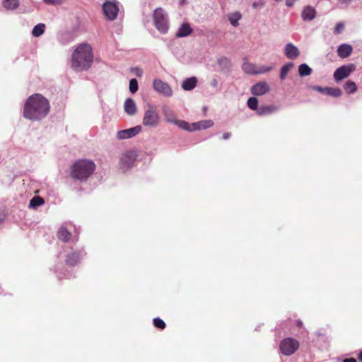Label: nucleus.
<instances>
[{
  "mask_svg": "<svg viewBox=\"0 0 362 362\" xmlns=\"http://www.w3.org/2000/svg\"><path fill=\"white\" fill-rule=\"evenodd\" d=\"M50 105L49 100L40 93L29 96L24 104L23 117L31 121L44 119L49 113Z\"/></svg>",
  "mask_w": 362,
  "mask_h": 362,
  "instance_id": "1",
  "label": "nucleus"
},
{
  "mask_svg": "<svg viewBox=\"0 0 362 362\" xmlns=\"http://www.w3.org/2000/svg\"><path fill=\"white\" fill-rule=\"evenodd\" d=\"M93 61V49L90 44L78 45L71 55V66L76 71L88 70Z\"/></svg>",
  "mask_w": 362,
  "mask_h": 362,
  "instance_id": "2",
  "label": "nucleus"
},
{
  "mask_svg": "<svg viewBox=\"0 0 362 362\" xmlns=\"http://www.w3.org/2000/svg\"><path fill=\"white\" fill-rule=\"evenodd\" d=\"M83 255V252H76L70 250H64L63 252H61L58 256V259L59 262L55 266L54 272L57 274V276L59 279H62L65 278L70 277L69 273H66L63 272V263L64 261L67 266H74L76 265L81 259L82 256Z\"/></svg>",
  "mask_w": 362,
  "mask_h": 362,
  "instance_id": "3",
  "label": "nucleus"
},
{
  "mask_svg": "<svg viewBox=\"0 0 362 362\" xmlns=\"http://www.w3.org/2000/svg\"><path fill=\"white\" fill-rule=\"evenodd\" d=\"M95 169V163L89 160H79L71 168V175L74 179L83 181L89 177Z\"/></svg>",
  "mask_w": 362,
  "mask_h": 362,
  "instance_id": "4",
  "label": "nucleus"
},
{
  "mask_svg": "<svg viewBox=\"0 0 362 362\" xmlns=\"http://www.w3.org/2000/svg\"><path fill=\"white\" fill-rule=\"evenodd\" d=\"M160 120L157 107L154 105L147 104L144 113L143 125L149 128H156L159 125Z\"/></svg>",
  "mask_w": 362,
  "mask_h": 362,
  "instance_id": "5",
  "label": "nucleus"
},
{
  "mask_svg": "<svg viewBox=\"0 0 362 362\" xmlns=\"http://www.w3.org/2000/svg\"><path fill=\"white\" fill-rule=\"evenodd\" d=\"M153 24L162 34H165L169 28L168 16L162 8H156L153 13Z\"/></svg>",
  "mask_w": 362,
  "mask_h": 362,
  "instance_id": "6",
  "label": "nucleus"
},
{
  "mask_svg": "<svg viewBox=\"0 0 362 362\" xmlns=\"http://www.w3.org/2000/svg\"><path fill=\"white\" fill-rule=\"evenodd\" d=\"M299 348V342L291 337L282 339L279 344L281 353L284 356L293 355Z\"/></svg>",
  "mask_w": 362,
  "mask_h": 362,
  "instance_id": "7",
  "label": "nucleus"
},
{
  "mask_svg": "<svg viewBox=\"0 0 362 362\" xmlns=\"http://www.w3.org/2000/svg\"><path fill=\"white\" fill-rule=\"evenodd\" d=\"M119 10V2L116 0H107L103 4V14L109 21H112L117 18Z\"/></svg>",
  "mask_w": 362,
  "mask_h": 362,
  "instance_id": "8",
  "label": "nucleus"
},
{
  "mask_svg": "<svg viewBox=\"0 0 362 362\" xmlns=\"http://www.w3.org/2000/svg\"><path fill=\"white\" fill-rule=\"evenodd\" d=\"M137 154L135 151L129 150L124 152L119 158V167L123 170H129L134 164Z\"/></svg>",
  "mask_w": 362,
  "mask_h": 362,
  "instance_id": "9",
  "label": "nucleus"
},
{
  "mask_svg": "<svg viewBox=\"0 0 362 362\" xmlns=\"http://www.w3.org/2000/svg\"><path fill=\"white\" fill-rule=\"evenodd\" d=\"M152 87L155 92L164 97L170 98L173 94L171 86L160 78H155L153 81Z\"/></svg>",
  "mask_w": 362,
  "mask_h": 362,
  "instance_id": "10",
  "label": "nucleus"
},
{
  "mask_svg": "<svg viewBox=\"0 0 362 362\" xmlns=\"http://www.w3.org/2000/svg\"><path fill=\"white\" fill-rule=\"evenodd\" d=\"M141 131V127L139 125L127 129L119 130L117 132L116 139L117 140L131 139L139 134Z\"/></svg>",
  "mask_w": 362,
  "mask_h": 362,
  "instance_id": "11",
  "label": "nucleus"
},
{
  "mask_svg": "<svg viewBox=\"0 0 362 362\" xmlns=\"http://www.w3.org/2000/svg\"><path fill=\"white\" fill-rule=\"evenodd\" d=\"M354 70L352 64L348 66H342L337 69L334 73V78L338 82L344 78H347Z\"/></svg>",
  "mask_w": 362,
  "mask_h": 362,
  "instance_id": "12",
  "label": "nucleus"
},
{
  "mask_svg": "<svg viewBox=\"0 0 362 362\" xmlns=\"http://www.w3.org/2000/svg\"><path fill=\"white\" fill-rule=\"evenodd\" d=\"M270 90V86L265 81H260L252 86L250 91L253 95L261 96Z\"/></svg>",
  "mask_w": 362,
  "mask_h": 362,
  "instance_id": "13",
  "label": "nucleus"
},
{
  "mask_svg": "<svg viewBox=\"0 0 362 362\" xmlns=\"http://www.w3.org/2000/svg\"><path fill=\"white\" fill-rule=\"evenodd\" d=\"M299 49L291 42H288L285 45L284 54L290 59H296L300 55Z\"/></svg>",
  "mask_w": 362,
  "mask_h": 362,
  "instance_id": "14",
  "label": "nucleus"
},
{
  "mask_svg": "<svg viewBox=\"0 0 362 362\" xmlns=\"http://www.w3.org/2000/svg\"><path fill=\"white\" fill-rule=\"evenodd\" d=\"M313 90L320 92L325 95H331L335 98L340 97L342 94V91L339 88H322L320 86H313Z\"/></svg>",
  "mask_w": 362,
  "mask_h": 362,
  "instance_id": "15",
  "label": "nucleus"
},
{
  "mask_svg": "<svg viewBox=\"0 0 362 362\" xmlns=\"http://www.w3.org/2000/svg\"><path fill=\"white\" fill-rule=\"evenodd\" d=\"M301 17L305 21H313L316 17V11L313 7L306 6L302 11Z\"/></svg>",
  "mask_w": 362,
  "mask_h": 362,
  "instance_id": "16",
  "label": "nucleus"
},
{
  "mask_svg": "<svg viewBox=\"0 0 362 362\" xmlns=\"http://www.w3.org/2000/svg\"><path fill=\"white\" fill-rule=\"evenodd\" d=\"M353 47L346 43L340 45L337 48V54L340 58L344 59L351 55Z\"/></svg>",
  "mask_w": 362,
  "mask_h": 362,
  "instance_id": "17",
  "label": "nucleus"
},
{
  "mask_svg": "<svg viewBox=\"0 0 362 362\" xmlns=\"http://www.w3.org/2000/svg\"><path fill=\"white\" fill-rule=\"evenodd\" d=\"M124 108L125 112L129 115H134L137 112V108L134 100L132 98L126 99Z\"/></svg>",
  "mask_w": 362,
  "mask_h": 362,
  "instance_id": "18",
  "label": "nucleus"
},
{
  "mask_svg": "<svg viewBox=\"0 0 362 362\" xmlns=\"http://www.w3.org/2000/svg\"><path fill=\"white\" fill-rule=\"evenodd\" d=\"M197 78L195 76H192L185 79L181 84V87L185 90L189 91L193 90L197 86Z\"/></svg>",
  "mask_w": 362,
  "mask_h": 362,
  "instance_id": "19",
  "label": "nucleus"
},
{
  "mask_svg": "<svg viewBox=\"0 0 362 362\" xmlns=\"http://www.w3.org/2000/svg\"><path fill=\"white\" fill-rule=\"evenodd\" d=\"M163 113L165 120L167 122L174 124L176 123L177 119L176 118L175 113L169 107L164 106L163 107Z\"/></svg>",
  "mask_w": 362,
  "mask_h": 362,
  "instance_id": "20",
  "label": "nucleus"
},
{
  "mask_svg": "<svg viewBox=\"0 0 362 362\" xmlns=\"http://www.w3.org/2000/svg\"><path fill=\"white\" fill-rule=\"evenodd\" d=\"M192 33V29L189 24L187 23H183L178 28L175 35L177 37H185L189 36Z\"/></svg>",
  "mask_w": 362,
  "mask_h": 362,
  "instance_id": "21",
  "label": "nucleus"
},
{
  "mask_svg": "<svg viewBox=\"0 0 362 362\" xmlns=\"http://www.w3.org/2000/svg\"><path fill=\"white\" fill-rule=\"evenodd\" d=\"M278 107L274 105H262L257 109V114L260 116L272 114L277 111Z\"/></svg>",
  "mask_w": 362,
  "mask_h": 362,
  "instance_id": "22",
  "label": "nucleus"
},
{
  "mask_svg": "<svg viewBox=\"0 0 362 362\" xmlns=\"http://www.w3.org/2000/svg\"><path fill=\"white\" fill-rule=\"evenodd\" d=\"M58 238L63 242H69L71 240V233L64 226L59 228L57 232Z\"/></svg>",
  "mask_w": 362,
  "mask_h": 362,
  "instance_id": "23",
  "label": "nucleus"
},
{
  "mask_svg": "<svg viewBox=\"0 0 362 362\" xmlns=\"http://www.w3.org/2000/svg\"><path fill=\"white\" fill-rule=\"evenodd\" d=\"M3 6L7 10H14L20 5L19 0H3Z\"/></svg>",
  "mask_w": 362,
  "mask_h": 362,
  "instance_id": "24",
  "label": "nucleus"
},
{
  "mask_svg": "<svg viewBox=\"0 0 362 362\" xmlns=\"http://www.w3.org/2000/svg\"><path fill=\"white\" fill-rule=\"evenodd\" d=\"M242 15L240 12H234L228 15V20L233 27H238Z\"/></svg>",
  "mask_w": 362,
  "mask_h": 362,
  "instance_id": "25",
  "label": "nucleus"
},
{
  "mask_svg": "<svg viewBox=\"0 0 362 362\" xmlns=\"http://www.w3.org/2000/svg\"><path fill=\"white\" fill-rule=\"evenodd\" d=\"M45 31V25L44 23H38L34 26L32 30V35L35 37L41 36Z\"/></svg>",
  "mask_w": 362,
  "mask_h": 362,
  "instance_id": "26",
  "label": "nucleus"
},
{
  "mask_svg": "<svg viewBox=\"0 0 362 362\" xmlns=\"http://www.w3.org/2000/svg\"><path fill=\"white\" fill-rule=\"evenodd\" d=\"M45 203L43 198L39 196L33 197L29 203V207L32 209H36L37 207L42 205Z\"/></svg>",
  "mask_w": 362,
  "mask_h": 362,
  "instance_id": "27",
  "label": "nucleus"
},
{
  "mask_svg": "<svg viewBox=\"0 0 362 362\" xmlns=\"http://www.w3.org/2000/svg\"><path fill=\"white\" fill-rule=\"evenodd\" d=\"M256 66L257 65L250 62H245L242 66V69L246 74H255Z\"/></svg>",
  "mask_w": 362,
  "mask_h": 362,
  "instance_id": "28",
  "label": "nucleus"
},
{
  "mask_svg": "<svg viewBox=\"0 0 362 362\" xmlns=\"http://www.w3.org/2000/svg\"><path fill=\"white\" fill-rule=\"evenodd\" d=\"M298 72L300 76H307L311 74L312 69L307 64H302L298 67Z\"/></svg>",
  "mask_w": 362,
  "mask_h": 362,
  "instance_id": "29",
  "label": "nucleus"
},
{
  "mask_svg": "<svg viewBox=\"0 0 362 362\" xmlns=\"http://www.w3.org/2000/svg\"><path fill=\"white\" fill-rule=\"evenodd\" d=\"M344 88L347 92V93L352 94L357 90V86L355 82L348 81L344 85Z\"/></svg>",
  "mask_w": 362,
  "mask_h": 362,
  "instance_id": "30",
  "label": "nucleus"
},
{
  "mask_svg": "<svg viewBox=\"0 0 362 362\" xmlns=\"http://www.w3.org/2000/svg\"><path fill=\"white\" fill-rule=\"evenodd\" d=\"M293 66V64L292 62L287 63L282 66L280 72V78L281 80H284L286 78L288 72Z\"/></svg>",
  "mask_w": 362,
  "mask_h": 362,
  "instance_id": "31",
  "label": "nucleus"
},
{
  "mask_svg": "<svg viewBox=\"0 0 362 362\" xmlns=\"http://www.w3.org/2000/svg\"><path fill=\"white\" fill-rule=\"evenodd\" d=\"M197 126L201 129H206L214 125V122L211 119L202 120L197 122Z\"/></svg>",
  "mask_w": 362,
  "mask_h": 362,
  "instance_id": "32",
  "label": "nucleus"
},
{
  "mask_svg": "<svg viewBox=\"0 0 362 362\" xmlns=\"http://www.w3.org/2000/svg\"><path fill=\"white\" fill-rule=\"evenodd\" d=\"M258 103H259L258 100L255 97L250 98L247 102V107L250 109H251L252 110H257V109L259 108Z\"/></svg>",
  "mask_w": 362,
  "mask_h": 362,
  "instance_id": "33",
  "label": "nucleus"
},
{
  "mask_svg": "<svg viewBox=\"0 0 362 362\" xmlns=\"http://www.w3.org/2000/svg\"><path fill=\"white\" fill-rule=\"evenodd\" d=\"M273 69L272 66H265V65H260V66H256V73L255 74H263L265 73H267Z\"/></svg>",
  "mask_w": 362,
  "mask_h": 362,
  "instance_id": "34",
  "label": "nucleus"
},
{
  "mask_svg": "<svg viewBox=\"0 0 362 362\" xmlns=\"http://www.w3.org/2000/svg\"><path fill=\"white\" fill-rule=\"evenodd\" d=\"M175 125L178 126L180 129L189 132L190 124L184 120H177Z\"/></svg>",
  "mask_w": 362,
  "mask_h": 362,
  "instance_id": "35",
  "label": "nucleus"
},
{
  "mask_svg": "<svg viewBox=\"0 0 362 362\" xmlns=\"http://www.w3.org/2000/svg\"><path fill=\"white\" fill-rule=\"evenodd\" d=\"M138 90V81L136 78H132L129 81V91L135 93Z\"/></svg>",
  "mask_w": 362,
  "mask_h": 362,
  "instance_id": "36",
  "label": "nucleus"
},
{
  "mask_svg": "<svg viewBox=\"0 0 362 362\" xmlns=\"http://www.w3.org/2000/svg\"><path fill=\"white\" fill-rule=\"evenodd\" d=\"M153 325L156 327L163 329L165 327V322L159 317L153 319Z\"/></svg>",
  "mask_w": 362,
  "mask_h": 362,
  "instance_id": "37",
  "label": "nucleus"
},
{
  "mask_svg": "<svg viewBox=\"0 0 362 362\" xmlns=\"http://www.w3.org/2000/svg\"><path fill=\"white\" fill-rule=\"evenodd\" d=\"M45 4L52 6H60L62 5L66 0H42Z\"/></svg>",
  "mask_w": 362,
  "mask_h": 362,
  "instance_id": "38",
  "label": "nucleus"
},
{
  "mask_svg": "<svg viewBox=\"0 0 362 362\" xmlns=\"http://www.w3.org/2000/svg\"><path fill=\"white\" fill-rule=\"evenodd\" d=\"M218 64L222 69H226L228 66L229 61L226 57H222L218 59Z\"/></svg>",
  "mask_w": 362,
  "mask_h": 362,
  "instance_id": "39",
  "label": "nucleus"
},
{
  "mask_svg": "<svg viewBox=\"0 0 362 362\" xmlns=\"http://www.w3.org/2000/svg\"><path fill=\"white\" fill-rule=\"evenodd\" d=\"M344 29V24L341 22L338 23L336 24L334 33L335 34H339L341 33Z\"/></svg>",
  "mask_w": 362,
  "mask_h": 362,
  "instance_id": "40",
  "label": "nucleus"
},
{
  "mask_svg": "<svg viewBox=\"0 0 362 362\" xmlns=\"http://www.w3.org/2000/svg\"><path fill=\"white\" fill-rule=\"evenodd\" d=\"M265 5V1L264 0H259L253 2L252 8H261L264 7Z\"/></svg>",
  "mask_w": 362,
  "mask_h": 362,
  "instance_id": "41",
  "label": "nucleus"
},
{
  "mask_svg": "<svg viewBox=\"0 0 362 362\" xmlns=\"http://www.w3.org/2000/svg\"><path fill=\"white\" fill-rule=\"evenodd\" d=\"M197 122H194L192 124H190V131L189 132H194L197 130H199V128H198V126H197Z\"/></svg>",
  "mask_w": 362,
  "mask_h": 362,
  "instance_id": "42",
  "label": "nucleus"
},
{
  "mask_svg": "<svg viewBox=\"0 0 362 362\" xmlns=\"http://www.w3.org/2000/svg\"><path fill=\"white\" fill-rule=\"evenodd\" d=\"M218 82L217 79L214 78V79H212V80H211V83H210V84H211V86L213 88H216V87H217V86H218Z\"/></svg>",
  "mask_w": 362,
  "mask_h": 362,
  "instance_id": "43",
  "label": "nucleus"
},
{
  "mask_svg": "<svg viewBox=\"0 0 362 362\" xmlns=\"http://www.w3.org/2000/svg\"><path fill=\"white\" fill-rule=\"evenodd\" d=\"M135 74L137 76L140 77L142 76V74H143V71L141 69L139 68H136L135 69Z\"/></svg>",
  "mask_w": 362,
  "mask_h": 362,
  "instance_id": "44",
  "label": "nucleus"
},
{
  "mask_svg": "<svg viewBox=\"0 0 362 362\" xmlns=\"http://www.w3.org/2000/svg\"><path fill=\"white\" fill-rule=\"evenodd\" d=\"M295 1L296 0H286V5L288 7H291L294 4Z\"/></svg>",
  "mask_w": 362,
  "mask_h": 362,
  "instance_id": "45",
  "label": "nucleus"
},
{
  "mask_svg": "<svg viewBox=\"0 0 362 362\" xmlns=\"http://www.w3.org/2000/svg\"><path fill=\"white\" fill-rule=\"evenodd\" d=\"M231 136V134L230 132H226L223 134V139L226 140L229 139Z\"/></svg>",
  "mask_w": 362,
  "mask_h": 362,
  "instance_id": "46",
  "label": "nucleus"
},
{
  "mask_svg": "<svg viewBox=\"0 0 362 362\" xmlns=\"http://www.w3.org/2000/svg\"><path fill=\"white\" fill-rule=\"evenodd\" d=\"M343 362H357L354 358H345Z\"/></svg>",
  "mask_w": 362,
  "mask_h": 362,
  "instance_id": "47",
  "label": "nucleus"
},
{
  "mask_svg": "<svg viewBox=\"0 0 362 362\" xmlns=\"http://www.w3.org/2000/svg\"><path fill=\"white\" fill-rule=\"evenodd\" d=\"M358 359L361 362H362V351H361V353L358 354Z\"/></svg>",
  "mask_w": 362,
  "mask_h": 362,
  "instance_id": "48",
  "label": "nucleus"
},
{
  "mask_svg": "<svg viewBox=\"0 0 362 362\" xmlns=\"http://www.w3.org/2000/svg\"><path fill=\"white\" fill-rule=\"evenodd\" d=\"M298 325L300 327L302 325V322L298 321Z\"/></svg>",
  "mask_w": 362,
  "mask_h": 362,
  "instance_id": "49",
  "label": "nucleus"
},
{
  "mask_svg": "<svg viewBox=\"0 0 362 362\" xmlns=\"http://www.w3.org/2000/svg\"><path fill=\"white\" fill-rule=\"evenodd\" d=\"M3 220H4V218L0 217V222L3 221Z\"/></svg>",
  "mask_w": 362,
  "mask_h": 362,
  "instance_id": "50",
  "label": "nucleus"
}]
</instances>
